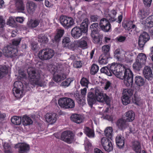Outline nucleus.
Here are the masks:
<instances>
[{
	"label": "nucleus",
	"mask_w": 153,
	"mask_h": 153,
	"mask_svg": "<svg viewBox=\"0 0 153 153\" xmlns=\"http://www.w3.org/2000/svg\"><path fill=\"white\" fill-rule=\"evenodd\" d=\"M94 94L91 92H90L88 94L87 100L88 104L90 107H92L93 104L95 103L96 100L97 101L103 102L105 101L107 105V107L104 112L108 113L112 112V108L110 106V100L109 98L105 94H103L102 89L100 87L95 88Z\"/></svg>",
	"instance_id": "1"
},
{
	"label": "nucleus",
	"mask_w": 153,
	"mask_h": 153,
	"mask_svg": "<svg viewBox=\"0 0 153 153\" xmlns=\"http://www.w3.org/2000/svg\"><path fill=\"white\" fill-rule=\"evenodd\" d=\"M114 53L119 59L130 63L132 62L136 55L135 53L133 51H125L119 49L115 51Z\"/></svg>",
	"instance_id": "2"
},
{
	"label": "nucleus",
	"mask_w": 153,
	"mask_h": 153,
	"mask_svg": "<svg viewBox=\"0 0 153 153\" xmlns=\"http://www.w3.org/2000/svg\"><path fill=\"white\" fill-rule=\"evenodd\" d=\"M109 67L112 74H114L117 78L119 79L123 78V71H125V69H126L124 67L123 65L113 63Z\"/></svg>",
	"instance_id": "3"
},
{
	"label": "nucleus",
	"mask_w": 153,
	"mask_h": 153,
	"mask_svg": "<svg viewBox=\"0 0 153 153\" xmlns=\"http://www.w3.org/2000/svg\"><path fill=\"white\" fill-rule=\"evenodd\" d=\"M27 72L31 83L41 86L40 84V75L39 73L36 72L34 69L32 68H28Z\"/></svg>",
	"instance_id": "4"
},
{
	"label": "nucleus",
	"mask_w": 153,
	"mask_h": 153,
	"mask_svg": "<svg viewBox=\"0 0 153 153\" xmlns=\"http://www.w3.org/2000/svg\"><path fill=\"white\" fill-rule=\"evenodd\" d=\"M54 54V51L53 50L45 49L40 51L38 53V56L41 60H47L52 58Z\"/></svg>",
	"instance_id": "5"
},
{
	"label": "nucleus",
	"mask_w": 153,
	"mask_h": 153,
	"mask_svg": "<svg viewBox=\"0 0 153 153\" xmlns=\"http://www.w3.org/2000/svg\"><path fill=\"white\" fill-rule=\"evenodd\" d=\"M59 105L65 108H73L75 106V103L72 99L68 97L60 98L58 101Z\"/></svg>",
	"instance_id": "6"
},
{
	"label": "nucleus",
	"mask_w": 153,
	"mask_h": 153,
	"mask_svg": "<svg viewBox=\"0 0 153 153\" xmlns=\"http://www.w3.org/2000/svg\"><path fill=\"white\" fill-rule=\"evenodd\" d=\"M23 85L21 82L18 81L14 82L13 91L15 97L17 98L22 97L24 94L23 92Z\"/></svg>",
	"instance_id": "7"
},
{
	"label": "nucleus",
	"mask_w": 153,
	"mask_h": 153,
	"mask_svg": "<svg viewBox=\"0 0 153 153\" xmlns=\"http://www.w3.org/2000/svg\"><path fill=\"white\" fill-rule=\"evenodd\" d=\"M123 78L120 79H124V84L127 87H131L133 83V74L132 72L129 68L125 69L123 74Z\"/></svg>",
	"instance_id": "8"
},
{
	"label": "nucleus",
	"mask_w": 153,
	"mask_h": 153,
	"mask_svg": "<svg viewBox=\"0 0 153 153\" xmlns=\"http://www.w3.org/2000/svg\"><path fill=\"white\" fill-rule=\"evenodd\" d=\"M133 91L131 89L127 88L123 89L122 101L124 105H126L130 103L131 97L133 94Z\"/></svg>",
	"instance_id": "9"
},
{
	"label": "nucleus",
	"mask_w": 153,
	"mask_h": 153,
	"mask_svg": "<svg viewBox=\"0 0 153 153\" xmlns=\"http://www.w3.org/2000/svg\"><path fill=\"white\" fill-rule=\"evenodd\" d=\"M87 93V88L81 90V95L78 91H76L74 97L78 103L82 105L85 104V95Z\"/></svg>",
	"instance_id": "10"
},
{
	"label": "nucleus",
	"mask_w": 153,
	"mask_h": 153,
	"mask_svg": "<svg viewBox=\"0 0 153 153\" xmlns=\"http://www.w3.org/2000/svg\"><path fill=\"white\" fill-rule=\"evenodd\" d=\"M60 22L65 28L71 27L75 24L74 19L72 17L66 16H62L60 17Z\"/></svg>",
	"instance_id": "11"
},
{
	"label": "nucleus",
	"mask_w": 153,
	"mask_h": 153,
	"mask_svg": "<svg viewBox=\"0 0 153 153\" xmlns=\"http://www.w3.org/2000/svg\"><path fill=\"white\" fill-rule=\"evenodd\" d=\"M13 46L10 45L4 48L2 51L4 56L7 57H12L17 55V50L13 48Z\"/></svg>",
	"instance_id": "12"
},
{
	"label": "nucleus",
	"mask_w": 153,
	"mask_h": 153,
	"mask_svg": "<svg viewBox=\"0 0 153 153\" xmlns=\"http://www.w3.org/2000/svg\"><path fill=\"white\" fill-rule=\"evenodd\" d=\"M61 138L62 140L68 143H71L75 140L74 135L70 131L63 132L61 135Z\"/></svg>",
	"instance_id": "13"
},
{
	"label": "nucleus",
	"mask_w": 153,
	"mask_h": 153,
	"mask_svg": "<svg viewBox=\"0 0 153 153\" xmlns=\"http://www.w3.org/2000/svg\"><path fill=\"white\" fill-rule=\"evenodd\" d=\"M150 38L148 34L145 32H143L140 35L138 41L139 48L140 49L142 50L145 44L149 39Z\"/></svg>",
	"instance_id": "14"
},
{
	"label": "nucleus",
	"mask_w": 153,
	"mask_h": 153,
	"mask_svg": "<svg viewBox=\"0 0 153 153\" xmlns=\"http://www.w3.org/2000/svg\"><path fill=\"white\" fill-rule=\"evenodd\" d=\"M99 25L102 30L105 32L109 31L111 29V24L105 18H102L100 20Z\"/></svg>",
	"instance_id": "15"
},
{
	"label": "nucleus",
	"mask_w": 153,
	"mask_h": 153,
	"mask_svg": "<svg viewBox=\"0 0 153 153\" xmlns=\"http://www.w3.org/2000/svg\"><path fill=\"white\" fill-rule=\"evenodd\" d=\"M45 117L46 121L50 124L54 123L57 119V114L55 113H47Z\"/></svg>",
	"instance_id": "16"
},
{
	"label": "nucleus",
	"mask_w": 153,
	"mask_h": 153,
	"mask_svg": "<svg viewBox=\"0 0 153 153\" xmlns=\"http://www.w3.org/2000/svg\"><path fill=\"white\" fill-rule=\"evenodd\" d=\"M83 33L82 30L79 27H75L71 30L72 36L75 39H78L81 37Z\"/></svg>",
	"instance_id": "17"
},
{
	"label": "nucleus",
	"mask_w": 153,
	"mask_h": 153,
	"mask_svg": "<svg viewBox=\"0 0 153 153\" xmlns=\"http://www.w3.org/2000/svg\"><path fill=\"white\" fill-rule=\"evenodd\" d=\"M15 147L18 148L19 153L27 152L29 149V146L28 144L24 143H19L15 145Z\"/></svg>",
	"instance_id": "18"
},
{
	"label": "nucleus",
	"mask_w": 153,
	"mask_h": 153,
	"mask_svg": "<svg viewBox=\"0 0 153 153\" xmlns=\"http://www.w3.org/2000/svg\"><path fill=\"white\" fill-rule=\"evenodd\" d=\"M127 122L125 119L123 118L119 119L117 122V126L118 128L121 130H123L127 127L128 125Z\"/></svg>",
	"instance_id": "19"
},
{
	"label": "nucleus",
	"mask_w": 153,
	"mask_h": 153,
	"mask_svg": "<svg viewBox=\"0 0 153 153\" xmlns=\"http://www.w3.org/2000/svg\"><path fill=\"white\" fill-rule=\"evenodd\" d=\"M143 74L146 78L148 80H151L152 78V73L150 67L146 66L143 70Z\"/></svg>",
	"instance_id": "20"
},
{
	"label": "nucleus",
	"mask_w": 153,
	"mask_h": 153,
	"mask_svg": "<svg viewBox=\"0 0 153 153\" xmlns=\"http://www.w3.org/2000/svg\"><path fill=\"white\" fill-rule=\"evenodd\" d=\"M142 24L146 27H153V15L150 16L145 20L142 21Z\"/></svg>",
	"instance_id": "21"
},
{
	"label": "nucleus",
	"mask_w": 153,
	"mask_h": 153,
	"mask_svg": "<svg viewBox=\"0 0 153 153\" xmlns=\"http://www.w3.org/2000/svg\"><path fill=\"white\" fill-rule=\"evenodd\" d=\"M125 115L126 118L125 120L127 122H131L135 119V114L131 110L129 111L126 112Z\"/></svg>",
	"instance_id": "22"
},
{
	"label": "nucleus",
	"mask_w": 153,
	"mask_h": 153,
	"mask_svg": "<svg viewBox=\"0 0 153 153\" xmlns=\"http://www.w3.org/2000/svg\"><path fill=\"white\" fill-rule=\"evenodd\" d=\"M36 5L32 1H28L27 3V8L29 13L31 14L35 11L36 8Z\"/></svg>",
	"instance_id": "23"
},
{
	"label": "nucleus",
	"mask_w": 153,
	"mask_h": 153,
	"mask_svg": "<svg viewBox=\"0 0 153 153\" xmlns=\"http://www.w3.org/2000/svg\"><path fill=\"white\" fill-rule=\"evenodd\" d=\"M89 21L88 18H85L80 25V28L82 30L83 33H86L88 31V26Z\"/></svg>",
	"instance_id": "24"
},
{
	"label": "nucleus",
	"mask_w": 153,
	"mask_h": 153,
	"mask_svg": "<svg viewBox=\"0 0 153 153\" xmlns=\"http://www.w3.org/2000/svg\"><path fill=\"white\" fill-rule=\"evenodd\" d=\"M71 120L77 123H80L82 121L83 118L81 115L76 114L72 115L71 116Z\"/></svg>",
	"instance_id": "25"
},
{
	"label": "nucleus",
	"mask_w": 153,
	"mask_h": 153,
	"mask_svg": "<svg viewBox=\"0 0 153 153\" xmlns=\"http://www.w3.org/2000/svg\"><path fill=\"white\" fill-rule=\"evenodd\" d=\"M116 142L117 145L120 148H122L124 145V138L121 135H118L116 138Z\"/></svg>",
	"instance_id": "26"
},
{
	"label": "nucleus",
	"mask_w": 153,
	"mask_h": 153,
	"mask_svg": "<svg viewBox=\"0 0 153 153\" xmlns=\"http://www.w3.org/2000/svg\"><path fill=\"white\" fill-rule=\"evenodd\" d=\"M64 33V30H58L57 33L55 35L54 39H52L53 43L55 42L57 43L60 40L62 36Z\"/></svg>",
	"instance_id": "27"
},
{
	"label": "nucleus",
	"mask_w": 153,
	"mask_h": 153,
	"mask_svg": "<svg viewBox=\"0 0 153 153\" xmlns=\"http://www.w3.org/2000/svg\"><path fill=\"white\" fill-rule=\"evenodd\" d=\"M49 71L52 73L54 74L58 71H61L62 69L61 65H58V66L55 65H50L49 67Z\"/></svg>",
	"instance_id": "28"
},
{
	"label": "nucleus",
	"mask_w": 153,
	"mask_h": 153,
	"mask_svg": "<svg viewBox=\"0 0 153 153\" xmlns=\"http://www.w3.org/2000/svg\"><path fill=\"white\" fill-rule=\"evenodd\" d=\"M39 22L40 21L38 19H31L27 22V25L28 27L34 28L38 26Z\"/></svg>",
	"instance_id": "29"
},
{
	"label": "nucleus",
	"mask_w": 153,
	"mask_h": 153,
	"mask_svg": "<svg viewBox=\"0 0 153 153\" xmlns=\"http://www.w3.org/2000/svg\"><path fill=\"white\" fill-rule=\"evenodd\" d=\"M146 55L143 53H141L138 55L136 60L140 63L144 65L146 63Z\"/></svg>",
	"instance_id": "30"
},
{
	"label": "nucleus",
	"mask_w": 153,
	"mask_h": 153,
	"mask_svg": "<svg viewBox=\"0 0 153 153\" xmlns=\"http://www.w3.org/2000/svg\"><path fill=\"white\" fill-rule=\"evenodd\" d=\"M84 132L89 137L93 138L94 137L95 134L94 131L88 127H85Z\"/></svg>",
	"instance_id": "31"
},
{
	"label": "nucleus",
	"mask_w": 153,
	"mask_h": 153,
	"mask_svg": "<svg viewBox=\"0 0 153 153\" xmlns=\"http://www.w3.org/2000/svg\"><path fill=\"white\" fill-rule=\"evenodd\" d=\"M122 26L126 30H130L131 29H135L136 28V26L133 24V22L131 21L123 23Z\"/></svg>",
	"instance_id": "32"
},
{
	"label": "nucleus",
	"mask_w": 153,
	"mask_h": 153,
	"mask_svg": "<svg viewBox=\"0 0 153 153\" xmlns=\"http://www.w3.org/2000/svg\"><path fill=\"white\" fill-rule=\"evenodd\" d=\"M8 68L5 65L0 66V79L2 78L8 73Z\"/></svg>",
	"instance_id": "33"
},
{
	"label": "nucleus",
	"mask_w": 153,
	"mask_h": 153,
	"mask_svg": "<svg viewBox=\"0 0 153 153\" xmlns=\"http://www.w3.org/2000/svg\"><path fill=\"white\" fill-rule=\"evenodd\" d=\"M132 147L133 150L136 153H141V147L139 142L134 141L133 143Z\"/></svg>",
	"instance_id": "34"
},
{
	"label": "nucleus",
	"mask_w": 153,
	"mask_h": 153,
	"mask_svg": "<svg viewBox=\"0 0 153 153\" xmlns=\"http://www.w3.org/2000/svg\"><path fill=\"white\" fill-rule=\"evenodd\" d=\"M16 2V6L17 9L20 12H22L25 10V6L22 0H15Z\"/></svg>",
	"instance_id": "35"
},
{
	"label": "nucleus",
	"mask_w": 153,
	"mask_h": 153,
	"mask_svg": "<svg viewBox=\"0 0 153 153\" xmlns=\"http://www.w3.org/2000/svg\"><path fill=\"white\" fill-rule=\"evenodd\" d=\"M108 57L105 54H102L99 57V62L101 65H105L108 62Z\"/></svg>",
	"instance_id": "36"
},
{
	"label": "nucleus",
	"mask_w": 153,
	"mask_h": 153,
	"mask_svg": "<svg viewBox=\"0 0 153 153\" xmlns=\"http://www.w3.org/2000/svg\"><path fill=\"white\" fill-rule=\"evenodd\" d=\"M33 121L29 117L27 116H24L22 119V123L25 126H27L32 124Z\"/></svg>",
	"instance_id": "37"
},
{
	"label": "nucleus",
	"mask_w": 153,
	"mask_h": 153,
	"mask_svg": "<svg viewBox=\"0 0 153 153\" xmlns=\"http://www.w3.org/2000/svg\"><path fill=\"white\" fill-rule=\"evenodd\" d=\"M113 130L112 127H107L105 130L104 133L105 136L111 139L113 136Z\"/></svg>",
	"instance_id": "38"
},
{
	"label": "nucleus",
	"mask_w": 153,
	"mask_h": 153,
	"mask_svg": "<svg viewBox=\"0 0 153 153\" xmlns=\"http://www.w3.org/2000/svg\"><path fill=\"white\" fill-rule=\"evenodd\" d=\"M135 82L136 84L140 86H142L144 83V79L140 76H136Z\"/></svg>",
	"instance_id": "39"
},
{
	"label": "nucleus",
	"mask_w": 153,
	"mask_h": 153,
	"mask_svg": "<svg viewBox=\"0 0 153 153\" xmlns=\"http://www.w3.org/2000/svg\"><path fill=\"white\" fill-rule=\"evenodd\" d=\"M11 121L15 125H19L21 123L22 119L20 117L14 116L11 118Z\"/></svg>",
	"instance_id": "40"
},
{
	"label": "nucleus",
	"mask_w": 153,
	"mask_h": 153,
	"mask_svg": "<svg viewBox=\"0 0 153 153\" xmlns=\"http://www.w3.org/2000/svg\"><path fill=\"white\" fill-rule=\"evenodd\" d=\"M74 80V78H68L61 83V85L65 88L67 87Z\"/></svg>",
	"instance_id": "41"
},
{
	"label": "nucleus",
	"mask_w": 153,
	"mask_h": 153,
	"mask_svg": "<svg viewBox=\"0 0 153 153\" xmlns=\"http://www.w3.org/2000/svg\"><path fill=\"white\" fill-rule=\"evenodd\" d=\"M76 42L78 47L80 48H85L87 45L86 41L82 38L77 41Z\"/></svg>",
	"instance_id": "42"
},
{
	"label": "nucleus",
	"mask_w": 153,
	"mask_h": 153,
	"mask_svg": "<svg viewBox=\"0 0 153 153\" xmlns=\"http://www.w3.org/2000/svg\"><path fill=\"white\" fill-rule=\"evenodd\" d=\"M66 78V75L65 74H57L54 76L53 79L55 82H57L65 79Z\"/></svg>",
	"instance_id": "43"
},
{
	"label": "nucleus",
	"mask_w": 153,
	"mask_h": 153,
	"mask_svg": "<svg viewBox=\"0 0 153 153\" xmlns=\"http://www.w3.org/2000/svg\"><path fill=\"white\" fill-rule=\"evenodd\" d=\"M117 14V12L114 10H111L109 13V15L110 18H108L109 20L110 21L114 22L116 20L115 19L116 15Z\"/></svg>",
	"instance_id": "44"
},
{
	"label": "nucleus",
	"mask_w": 153,
	"mask_h": 153,
	"mask_svg": "<svg viewBox=\"0 0 153 153\" xmlns=\"http://www.w3.org/2000/svg\"><path fill=\"white\" fill-rule=\"evenodd\" d=\"M98 24L97 23H94L90 26V29L91 31V33H98Z\"/></svg>",
	"instance_id": "45"
},
{
	"label": "nucleus",
	"mask_w": 153,
	"mask_h": 153,
	"mask_svg": "<svg viewBox=\"0 0 153 153\" xmlns=\"http://www.w3.org/2000/svg\"><path fill=\"white\" fill-rule=\"evenodd\" d=\"M103 147L105 150L107 152H110L113 149V146L111 141L107 143Z\"/></svg>",
	"instance_id": "46"
},
{
	"label": "nucleus",
	"mask_w": 153,
	"mask_h": 153,
	"mask_svg": "<svg viewBox=\"0 0 153 153\" xmlns=\"http://www.w3.org/2000/svg\"><path fill=\"white\" fill-rule=\"evenodd\" d=\"M48 38L43 35H40L38 37V41L43 43H47L48 42Z\"/></svg>",
	"instance_id": "47"
},
{
	"label": "nucleus",
	"mask_w": 153,
	"mask_h": 153,
	"mask_svg": "<svg viewBox=\"0 0 153 153\" xmlns=\"http://www.w3.org/2000/svg\"><path fill=\"white\" fill-rule=\"evenodd\" d=\"M143 65L136 60L135 62L133 64V67L134 70H139Z\"/></svg>",
	"instance_id": "48"
},
{
	"label": "nucleus",
	"mask_w": 153,
	"mask_h": 153,
	"mask_svg": "<svg viewBox=\"0 0 153 153\" xmlns=\"http://www.w3.org/2000/svg\"><path fill=\"white\" fill-rule=\"evenodd\" d=\"M91 36L93 39V42L95 43H99L100 40V38L99 36L98 33H91Z\"/></svg>",
	"instance_id": "49"
},
{
	"label": "nucleus",
	"mask_w": 153,
	"mask_h": 153,
	"mask_svg": "<svg viewBox=\"0 0 153 153\" xmlns=\"http://www.w3.org/2000/svg\"><path fill=\"white\" fill-rule=\"evenodd\" d=\"M99 70V67L97 65L93 64L90 69L91 74H94L98 72Z\"/></svg>",
	"instance_id": "50"
},
{
	"label": "nucleus",
	"mask_w": 153,
	"mask_h": 153,
	"mask_svg": "<svg viewBox=\"0 0 153 153\" xmlns=\"http://www.w3.org/2000/svg\"><path fill=\"white\" fill-rule=\"evenodd\" d=\"M16 22L15 18L12 16L10 17L7 20V24L12 27H13L15 25Z\"/></svg>",
	"instance_id": "51"
},
{
	"label": "nucleus",
	"mask_w": 153,
	"mask_h": 153,
	"mask_svg": "<svg viewBox=\"0 0 153 153\" xmlns=\"http://www.w3.org/2000/svg\"><path fill=\"white\" fill-rule=\"evenodd\" d=\"M147 13L144 10H140L138 13V16L141 19H143L147 15Z\"/></svg>",
	"instance_id": "52"
},
{
	"label": "nucleus",
	"mask_w": 153,
	"mask_h": 153,
	"mask_svg": "<svg viewBox=\"0 0 153 153\" xmlns=\"http://www.w3.org/2000/svg\"><path fill=\"white\" fill-rule=\"evenodd\" d=\"M3 147L5 153H11V147L8 143H4L3 144Z\"/></svg>",
	"instance_id": "53"
},
{
	"label": "nucleus",
	"mask_w": 153,
	"mask_h": 153,
	"mask_svg": "<svg viewBox=\"0 0 153 153\" xmlns=\"http://www.w3.org/2000/svg\"><path fill=\"white\" fill-rule=\"evenodd\" d=\"M85 148V150L88 151L91 149L92 145L90 141L86 138L84 143Z\"/></svg>",
	"instance_id": "54"
},
{
	"label": "nucleus",
	"mask_w": 153,
	"mask_h": 153,
	"mask_svg": "<svg viewBox=\"0 0 153 153\" xmlns=\"http://www.w3.org/2000/svg\"><path fill=\"white\" fill-rule=\"evenodd\" d=\"M70 42V39L68 37H65L63 39L62 43L64 47H68Z\"/></svg>",
	"instance_id": "55"
},
{
	"label": "nucleus",
	"mask_w": 153,
	"mask_h": 153,
	"mask_svg": "<svg viewBox=\"0 0 153 153\" xmlns=\"http://www.w3.org/2000/svg\"><path fill=\"white\" fill-rule=\"evenodd\" d=\"M80 83L82 86L88 88L89 81L86 78L84 77L82 78L80 80Z\"/></svg>",
	"instance_id": "56"
},
{
	"label": "nucleus",
	"mask_w": 153,
	"mask_h": 153,
	"mask_svg": "<svg viewBox=\"0 0 153 153\" xmlns=\"http://www.w3.org/2000/svg\"><path fill=\"white\" fill-rule=\"evenodd\" d=\"M110 141L108 139L105 137H103L101 138L100 143L101 145L103 147L105 144H107V143L109 142Z\"/></svg>",
	"instance_id": "57"
},
{
	"label": "nucleus",
	"mask_w": 153,
	"mask_h": 153,
	"mask_svg": "<svg viewBox=\"0 0 153 153\" xmlns=\"http://www.w3.org/2000/svg\"><path fill=\"white\" fill-rule=\"evenodd\" d=\"M77 18L80 19H82L85 17L86 15L85 13L82 12L81 11H79L76 14Z\"/></svg>",
	"instance_id": "58"
},
{
	"label": "nucleus",
	"mask_w": 153,
	"mask_h": 153,
	"mask_svg": "<svg viewBox=\"0 0 153 153\" xmlns=\"http://www.w3.org/2000/svg\"><path fill=\"white\" fill-rule=\"evenodd\" d=\"M102 49L103 53H106L109 51L110 46L108 45H105L102 47Z\"/></svg>",
	"instance_id": "59"
},
{
	"label": "nucleus",
	"mask_w": 153,
	"mask_h": 153,
	"mask_svg": "<svg viewBox=\"0 0 153 153\" xmlns=\"http://www.w3.org/2000/svg\"><path fill=\"white\" fill-rule=\"evenodd\" d=\"M21 40V38H19L18 39H15L12 40V43L13 45L17 46L20 43Z\"/></svg>",
	"instance_id": "60"
},
{
	"label": "nucleus",
	"mask_w": 153,
	"mask_h": 153,
	"mask_svg": "<svg viewBox=\"0 0 153 153\" xmlns=\"http://www.w3.org/2000/svg\"><path fill=\"white\" fill-rule=\"evenodd\" d=\"M5 25V21L3 19V17L0 16V27H3Z\"/></svg>",
	"instance_id": "61"
},
{
	"label": "nucleus",
	"mask_w": 153,
	"mask_h": 153,
	"mask_svg": "<svg viewBox=\"0 0 153 153\" xmlns=\"http://www.w3.org/2000/svg\"><path fill=\"white\" fill-rule=\"evenodd\" d=\"M126 39V37L123 36H120L117 37L116 38L117 40L120 42H122L124 41Z\"/></svg>",
	"instance_id": "62"
},
{
	"label": "nucleus",
	"mask_w": 153,
	"mask_h": 153,
	"mask_svg": "<svg viewBox=\"0 0 153 153\" xmlns=\"http://www.w3.org/2000/svg\"><path fill=\"white\" fill-rule=\"evenodd\" d=\"M74 67L76 68H80L82 66V63L80 61H76L74 63Z\"/></svg>",
	"instance_id": "63"
},
{
	"label": "nucleus",
	"mask_w": 153,
	"mask_h": 153,
	"mask_svg": "<svg viewBox=\"0 0 153 153\" xmlns=\"http://www.w3.org/2000/svg\"><path fill=\"white\" fill-rule=\"evenodd\" d=\"M152 0H143V1L144 5L147 7H150Z\"/></svg>",
	"instance_id": "64"
}]
</instances>
